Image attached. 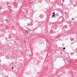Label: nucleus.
<instances>
[{
  "label": "nucleus",
  "mask_w": 77,
  "mask_h": 77,
  "mask_svg": "<svg viewBox=\"0 0 77 77\" xmlns=\"http://www.w3.org/2000/svg\"><path fill=\"white\" fill-rule=\"evenodd\" d=\"M62 2L63 3H64V2H65V1L64 0H62Z\"/></svg>",
  "instance_id": "3"
},
{
  "label": "nucleus",
  "mask_w": 77,
  "mask_h": 77,
  "mask_svg": "<svg viewBox=\"0 0 77 77\" xmlns=\"http://www.w3.org/2000/svg\"><path fill=\"white\" fill-rule=\"evenodd\" d=\"M66 60V58H64L63 59V60Z\"/></svg>",
  "instance_id": "6"
},
{
  "label": "nucleus",
  "mask_w": 77,
  "mask_h": 77,
  "mask_svg": "<svg viewBox=\"0 0 77 77\" xmlns=\"http://www.w3.org/2000/svg\"><path fill=\"white\" fill-rule=\"evenodd\" d=\"M52 17H54V16L53 15L52 16Z\"/></svg>",
  "instance_id": "12"
},
{
  "label": "nucleus",
  "mask_w": 77,
  "mask_h": 77,
  "mask_svg": "<svg viewBox=\"0 0 77 77\" xmlns=\"http://www.w3.org/2000/svg\"><path fill=\"white\" fill-rule=\"evenodd\" d=\"M5 20H6V21H8V19H6Z\"/></svg>",
  "instance_id": "14"
},
{
  "label": "nucleus",
  "mask_w": 77,
  "mask_h": 77,
  "mask_svg": "<svg viewBox=\"0 0 77 77\" xmlns=\"http://www.w3.org/2000/svg\"><path fill=\"white\" fill-rule=\"evenodd\" d=\"M62 54V52H61L60 53V54Z\"/></svg>",
  "instance_id": "16"
},
{
  "label": "nucleus",
  "mask_w": 77,
  "mask_h": 77,
  "mask_svg": "<svg viewBox=\"0 0 77 77\" xmlns=\"http://www.w3.org/2000/svg\"><path fill=\"white\" fill-rule=\"evenodd\" d=\"M26 42V41H24V42Z\"/></svg>",
  "instance_id": "13"
},
{
  "label": "nucleus",
  "mask_w": 77,
  "mask_h": 77,
  "mask_svg": "<svg viewBox=\"0 0 77 77\" xmlns=\"http://www.w3.org/2000/svg\"><path fill=\"white\" fill-rule=\"evenodd\" d=\"M26 33H29V30H26Z\"/></svg>",
  "instance_id": "1"
},
{
  "label": "nucleus",
  "mask_w": 77,
  "mask_h": 77,
  "mask_svg": "<svg viewBox=\"0 0 77 77\" xmlns=\"http://www.w3.org/2000/svg\"><path fill=\"white\" fill-rule=\"evenodd\" d=\"M7 5H8V4Z\"/></svg>",
  "instance_id": "22"
},
{
  "label": "nucleus",
  "mask_w": 77,
  "mask_h": 77,
  "mask_svg": "<svg viewBox=\"0 0 77 77\" xmlns=\"http://www.w3.org/2000/svg\"><path fill=\"white\" fill-rule=\"evenodd\" d=\"M62 5H63V3H62Z\"/></svg>",
  "instance_id": "17"
},
{
  "label": "nucleus",
  "mask_w": 77,
  "mask_h": 77,
  "mask_svg": "<svg viewBox=\"0 0 77 77\" xmlns=\"http://www.w3.org/2000/svg\"><path fill=\"white\" fill-rule=\"evenodd\" d=\"M27 35H28V34H27Z\"/></svg>",
  "instance_id": "21"
},
{
  "label": "nucleus",
  "mask_w": 77,
  "mask_h": 77,
  "mask_svg": "<svg viewBox=\"0 0 77 77\" xmlns=\"http://www.w3.org/2000/svg\"><path fill=\"white\" fill-rule=\"evenodd\" d=\"M62 45H64V44H62Z\"/></svg>",
  "instance_id": "15"
},
{
  "label": "nucleus",
  "mask_w": 77,
  "mask_h": 77,
  "mask_svg": "<svg viewBox=\"0 0 77 77\" xmlns=\"http://www.w3.org/2000/svg\"><path fill=\"white\" fill-rule=\"evenodd\" d=\"M2 60H0V62H1Z\"/></svg>",
  "instance_id": "18"
},
{
  "label": "nucleus",
  "mask_w": 77,
  "mask_h": 77,
  "mask_svg": "<svg viewBox=\"0 0 77 77\" xmlns=\"http://www.w3.org/2000/svg\"><path fill=\"white\" fill-rule=\"evenodd\" d=\"M31 56V54H30L29 56V57H30Z\"/></svg>",
  "instance_id": "9"
},
{
  "label": "nucleus",
  "mask_w": 77,
  "mask_h": 77,
  "mask_svg": "<svg viewBox=\"0 0 77 77\" xmlns=\"http://www.w3.org/2000/svg\"><path fill=\"white\" fill-rule=\"evenodd\" d=\"M76 50H77V48H76Z\"/></svg>",
  "instance_id": "20"
},
{
  "label": "nucleus",
  "mask_w": 77,
  "mask_h": 77,
  "mask_svg": "<svg viewBox=\"0 0 77 77\" xmlns=\"http://www.w3.org/2000/svg\"><path fill=\"white\" fill-rule=\"evenodd\" d=\"M52 14H53V15H55V13H52Z\"/></svg>",
  "instance_id": "7"
},
{
  "label": "nucleus",
  "mask_w": 77,
  "mask_h": 77,
  "mask_svg": "<svg viewBox=\"0 0 77 77\" xmlns=\"http://www.w3.org/2000/svg\"><path fill=\"white\" fill-rule=\"evenodd\" d=\"M72 20H74V18H72Z\"/></svg>",
  "instance_id": "11"
},
{
  "label": "nucleus",
  "mask_w": 77,
  "mask_h": 77,
  "mask_svg": "<svg viewBox=\"0 0 77 77\" xmlns=\"http://www.w3.org/2000/svg\"><path fill=\"white\" fill-rule=\"evenodd\" d=\"M54 17H55V14H53V15Z\"/></svg>",
  "instance_id": "10"
},
{
  "label": "nucleus",
  "mask_w": 77,
  "mask_h": 77,
  "mask_svg": "<svg viewBox=\"0 0 77 77\" xmlns=\"http://www.w3.org/2000/svg\"><path fill=\"white\" fill-rule=\"evenodd\" d=\"M68 60H66V63H68Z\"/></svg>",
  "instance_id": "5"
},
{
  "label": "nucleus",
  "mask_w": 77,
  "mask_h": 77,
  "mask_svg": "<svg viewBox=\"0 0 77 77\" xmlns=\"http://www.w3.org/2000/svg\"><path fill=\"white\" fill-rule=\"evenodd\" d=\"M63 50H65V47L63 48Z\"/></svg>",
  "instance_id": "4"
},
{
  "label": "nucleus",
  "mask_w": 77,
  "mask_h": 77,
  "mask_svg": "<svg viewBox=\"0 0 77 77\" xmlns=\"http://www.w3.org/2000/svg\"><path fill=\"white\" fill-rule=\"evenodd\" d=\"M27 26H29V25H30V24H29V23H27Z\"/></svg>",
  "instance_id": "8"
},
{
  "label": "nucleus",
  "mask_w": 77,
  "mask_h": 77,
  "mask_svg": "<svg viewBox=\"0 0 77 77\" xmlns=\"http://www.w3.org/2000/svg\"><path fill=\"white\" fill-rule=\"evenodd\" d=\"M66 26V25H65L64 26L65 29H66V28H67V27Z\"/></svg>",
  "instance_id": "2"
},
{
  "label": "nucleus",
  "mask_w": 77,
  "mask_h": 77,
  "mask_svg": "<svg viewBox=\"0 0 77 77\" xmlns=\"http://www.w3.org/2000/svg\"><path fill=\"white\" fill-rule=\"evenodd\" d=\"M73 54H74V53H73Z\"/></svg>",
  "instance_id": "19"
}]
</instances>
